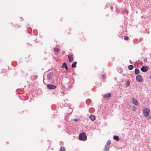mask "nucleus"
<instances>
[{
  "instance_id": "f257e3e1",
  "label": "nucleus",
  "mask_w": 151,
  "mask_h": 151,
  "mask_svg": "<svg viewBox=\"0 0 151 151\" xmlns=\"http://www.w3.org/2000/svg\"><path fill=\"white\" fill-rule=\"evenodd\" d=\"M79 139L81 140H86L87 139V137L86 134L83 132L81 133L79 135Z\"/></svg>"
},
{
  "instance_id": "f03ea898",
  "label": "nucleus",
  "mask_w": 151,
  "mask_h": 151,
  "mask_svg": "<svg viewBox=\"0 0 151 151\" xmlns=\"http://www.w3.org/2000/svg\"><path fill=\"white\" fill-rule=\"evenodd\" d=\"M150 109L148 108H145L143 110V113L144 115L146 117H147L150 114Z\"/></svg>"
},
{
  "instance_id": "7ed1b4c3",
  "label": "nucleus",
  "mask_w": 151,
  "mask_h": 151,
  "mask_svg": "<svg viewBox=\"0 0 151 151\" xmlns=\"http://www.w3.org/2000/svg\"><path fill=\"white\" fill-rule=\"evenodd\" d=\"M148 69L147 66H143L141 68V70L144 72H145L147 71Z\"/></svg>"
},
{
  "instance_id": "20e7f679",
  "label": "nucleus",
  "mask_w": 151,
  "mask_h": 151,
  "mask_svg": "<svg viewBox=\"0 0 151 151\" xmlns=\"http://www.w3.org/2000/svg\"><path fill=\"white\" fill-rule=\"evenodd\" d=\"M48 88L50 89H54L56 88V86L53 85H50L48 84L47 86Z\"/></svg>"
},
{
  "instance_id": "39448f33",
  "label": "nucleus",
  "mask_w": 151,
  "mask_h": 151,
  "mask_svg": "<svg viewBox=\"0 0 151 151\" xmlns=\"http://www.w3.org/2000/svg\"><path fill=\"white\" fill-rule=\"evenodd\" d=\"M132 102L133 104H134L136 106H138L139 104L136 99L134 98H133L132 99Z\"/></svg>"
},
{
  "instance_id": "423d86ee",
  "label": "nucleus",
  "mask_w": 151,
  "mask_h": 151,
  "mask_svg": "<svg viewBox=\"0 0 151 151\" xmlns=\"http://www.w3.org/2000/svg\"><path fill=\"white\" fill-rule=\"evenodd\" d=\"M136 80L139 82H141L142 80V77L140 75H137L136 77Z\"/></svg>"
},
{
  "instance_id": "0eeeda50",
  "label": "nucleus",
  "mask_w": 151,
  "mask_h": 151,
  "mask_svg": "<svg viewBox=\"0 0 151 151\" xmlns=\"http://www.w3.org/2000/svg\"><path fill=\"white\" fill-rule=\"evenodd\" d=\"M68 58L69 61L70 62H71L73 61V56L71 54H70L68 55Z\"/></svg>"
},
{
  "instance_id": "6e6552de",
  "label": "nucleus",
  "mask_w": 151,
  "mask_h": 151,
  "mask_svg": "<svg viewBox=\"0 0 151 151\" xmlns=\"http://www.w3.org/2000/svg\"><path fill=\"white\" fill-rule=\"evenodd\" d=\"M62 68H65L66 70H67L68 69V67L66 63H63L62 64Z\"/></svg>"
},
{
  "instance_id": "1a4fd4ad",
  "label": "nucleus",
  "mask_w": 151,
  "mask_h": 151,
  "mask_svg": "<svg viewBox=\"0 0 151 151\" xmlns=\"http://www.w3.org/2000/svg\"><path fill=\"white\" fill-rule=\"evenodd\" d=\"M111 94L110 93H109L106 94L104 95V98L108 97L109 98L111 96Z\"/></svg>"
},
{
  "instance_id": "9d476101",
  "label": "nucleus",
  "mask_w": 151,
  "mask_h": 151,
  "mask_svg": "<svg viewBox=\"0 0 151 151\" xmlns=\"http://www.w3.org/2000/svg\"><path fill=\"white\" fill-rule=\"evenodd\" d=\"M54 51L56 54L58 53L59 51V49L58 48H54Z\"/></svg>"
},
{
  "instance_id": "9b49d317",
  "label": "nucleus",
  "mask_w": 151,
  "mask_h": 151,
  "mask_svg": "<svg viewBox=\"0 0 151 151\" xmlns=\"http://www.w3.org/2000/svg\"><path fill=\"white\" fill-rule=\"evenodd\" d=\"M90 118L91 119L92 121H94L95 119V117L93 115H91L90 116Z\"/></svg>"
},
{
  "instance_id": "f8f14e48",
  "label": "nucleus",
  "mask_w": 151,
  "mask_h": 151,
  "mask_svg": "<svg viewBox=\"0 0 151 151\" xmlns=\"http://www.w3.org/2000/svg\"><path fill=\"white\" fill-rule=\"evenodd\" d=\"M113 138L116 141H118L119 140V137L117 136H114Z\"/></svg>"
},
{
  "instance_id": "ddd939ff",
  "label": "nucleus",
  "mask_w": 151,
  "mask_h": 151,
  "mask_svg": "<svg viewBox=\"0 0 151 151\" xmlns=\"http://www.w3.org/2000/svg\"><path fill=\"white\" fill-rule=\"evenodd\" d=\"M77 64V62H74L72 65V68H75L76 67V64Z\"/></svg>"
},
{
  "instance_id": "4468645a",
  "label": "nucleus",
  "mask_w": 151,
  "mask_h": 151,
  "mask_svg": "<svg viewBox=\"0 0 151 151\" xmlns=\"http://www.w3.org/2000/svg\"><path fill=\"white\" fill-rule=\"evenodd\" d=\"M134 66L132 65H130L128 66V68L129 70H131L133 69Z\"/></svg>"
},
{
  "instance_id": "2eb2a0df",
  "label": "nucleus",
  "mask_w": 151,
  "mask_h": 151,
  "mask_svg": "<svg viewBox=\"0 0 151 151\" xmlns=\"http://www.w3.org/2000/svg\"><path fill=\"white\" fill-rule=\"evenodd\" d=\"M52 74L49 73L47 75V77L48 79L50 80L51 78Z\"/></svg>"
},
{
  "instance_id": "dca6fc26",
  "label": "nucleus",
  "mask_w": 151,
  "mask_h": 151,
  "mask_svg": "<svg viewBox=\"0 0 151 151\" xmlns=\"http://www.w3.org/2000/svg\"><path fill=\"white\" fill-rule=\"evenodd\" d=\"M139 70L138 69H136L135 70V74H137L139 73Z\"/></svg>"
},
{
  "instance_id": "f3484780",
  "label": "nucleus",
  "mask_w": 151,
  "mask_h": 151,
  "mask_svg": "<svg viewBox=\"0 0 151 151\" xmlns=\"http://www.w3.org/2000/svg\"><path fill=\"white\" fill-rule=\"evenodd\" d=\"M109 147L107 145H106L105 147V151H108L109 149Z\"/></svg>"
},
{
  "instance_id": "a211bd4d",
  "label": "nucleus",
  "mask_w": 151,
  "mask_h": 151,
  "mask_svg": "<svg viewBox=\"0 0 151 151\" xmlns=\"http://www.w3.org/2000/svg\"><path fill=\"white\" fill-rule=\"evenodd\" d=\"M130 85V82L129 81H127L126 83V85L127 86H129Z\"/></svg>"
},
{
  "instance_id": "6ab92c4d",
  "label": "nucleus",
  "mask_w": 151,
  "mask_h": 151,
  "mask_svg": "<svg viewBox=\"0 0 151 151\" xmlns=\"http://www.w3.org/2000/svg\"><path fill=\"white\" fill-rule=\"evenodd\" d=\"M60 151H65V148L63 147H61L60 148Z\"/></svg>"
},
{
  "instance_id": "aec40b11",
  "label": "nucleus",
  "mask_w": 151,
  "mask_h": 151,
  "mask_svg": "<svg viewBox=\"0 0 151 151\" xmlns=\"http://www.w3.org/2000/svg\"><path fill=\"white\" fill-rule=\"evenodd\" d=\"M111 142L110 140H108L107 142V146H108L110 145Z\"/></svg>"
},
{
  "instance_id": "412c9836",
  "label": "nucleus",
  "mask_w": 151,
  "mask_h": 151,
  "mask_svg": "<svg viewBox=\"0 0 151 151\" xmlns=\"http://www.w3.org/2000/svg\"><path fill=\"white\" fill-rule=\"evenodd\" d=\"M128 39H129V37L127 36H125L124 37V39L125 40H128Z\"/></svg>"
},
{
  "instance_id": "4be33fe9",
  "label": "nucleus",
  "mask_w": 151,
  "mask_h": 151,
  "mask_svg": "<svg viewBox=\"0 0 151 151\" xmlns=\"http://www.w3.org/2000/svg\"><path fill=\"white\" fill-rule=\"evenodd\" d=\"M74 120L76 122L78 121V120H79V119H74Z\"/></svg>"
},
{
  "instance_id": "5701e85b",
  "label": "nucleus",
  "mask_w": 151,
  "mask_h": 151,
  "mask_svg": "<svg viewBox=\"0 0 151 151\" xmlns=\"http://www.w3.org/2000/svg\"><path fill=\"white\" fill-rule=\"evenodd\" d=\"M104 77H105V76H104V75H103L102 76V77L103 78V79H104Z\"/></svg>"
},
{
  "instance_id": "b1692460",
  "label": "nucleus",
  "mask_w": 151,
  "mask_h": 151,
  "mask_svg": "<svg viewBox=\"0 0 151 151\" xmlns=\"http://www.w3.org/2000/svg\"><path fill=\"white\" fill-rule=\"evenodd\" d=\"M148 119H151V116L148 117Z\"/></svg>"
},
{
  "instance_id": "393cba45",
  "label": "nucleus",
  "mask_w": 151,
  "mask_h": 151,
  "mask_svg": "<svg viewBox=\"0 0 151 151\" xmlns=\"http://www.w3.org/2000/svg\"><path fill=\"white\" fill-rule=\"evenodd\" d=\"M150 77V78H151V75Z\"/></svg>"
}]
</instances>
